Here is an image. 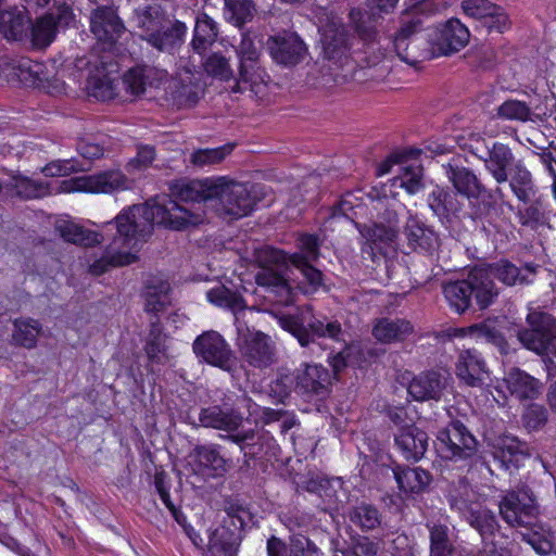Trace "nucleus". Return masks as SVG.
<instances>
[{
  "label": "nucleus",
  "instance_id": "1",
  "mask_svg": "<svg viewBox=\"0 0 556 556\" xmlns=\"http://www.w3.org/2000/svg\"><path fill=\"white\" fill-rule=\"evenodd\" d=\"M203 222L202 211L189 210L167 197L129 206L115 217L116 236L103 255L89 266V271L99 276L110 268L136 262L139 243L151 233L154 224L185 230Z\"/></svg>",
  "mask_w": 556,
  "mask_h": 556
},
{
  "label": "nucleus",
  "instance_id": "2",
  "mask_svg": "<svg viewBox=\"0 0 556 556\" xmlns=\"http://www.w3.org/2000/svg\"><path fill=\"white\" fill-rule=\"evenodd\" d=\"M130 23L142 40L162 52L173 53L182 45L187 33L186 24L172 18L159 3L135 8Z\"/></svg>",
  "mask_w": 556,
  "mask_h": 556
},
{
  "label": "nucleus",
  "instance_id": "3",
  "mask_svg": "<svg viewBox=\"0 0 556 556\" xmlns=\"http://www.w3.org/2000/svg\"><path fill=\"white\" fill-rule=\"evenodd\" d=\"M261 192L262 187L258 185L239 182L223 176L215 178L212 194L220 215L238 219L253 211L261 199Z\"/></svg>",
  "mask_w": 556,
  "mask_h": 556
},
{
  "label": "nucleus",
  "instance_id": "4",
  "mask_svg": "<svg viewBox=\"0 0 556 556\" xmlns=\"http://www.w3.org/2000/svg\"><path fill=\"white\" fill-rule=\"evenodd\" d=\"M393 48L400 60L412 66L435 58L433 47L429 43L428 29L425 30L424 21L419 15L403 18L394 36Z\"/></svg>",
  "mask_w": 556,
  "mask_h": 556
},
{
  "label": "nucleus",
  "instance_id": "5",
  "mask_svg": "<svg viewBox=\"0 0 556 556\" xmlns=\"http://www.w3.org/2000/svg\"><path fill=\"white\" fill-rule=\"evenodd\" d=\"M279 325L292 333L302 346L313 343L315 337L328 338L334 341H341L343 337V329L338 320L331 319L326 315H314L311 307L302 312L301 318L281 316Z\"/></svg>",
  "mask_w": 556,
  "mask_h": 556
},
{
  "label": "nucleus",
  "instance_id": "6",
  "mask_svg": "<svg viewBox=\"0 0 556 556\" xmlns=\"http://www.w3.org/2000/svg\"><path fill=\"white\" fill-rule=\"evenodd\" d=\"M477 446L476 438L459 420L451 421L437 435L435 450L443 459H469L476 454Z\"/></svg>",
  "mask_w": 556,
  "mask_h": 556
},
{
  "label": "nucleus",
  "instance_id": "7",
  "mask_svg": "<svg viewBox=\"0 0 556 556\" xmlns=\"http://www.w3.org/2000/svg\"><path fill=\"white\" fill-rule=\"evenodd\" d=\"M502 519L514 528H528L534 525L538 505L532 491L527 486L506 491L498 502Z\"/></svg>",
  "mask_w": 556,
  "mask_h": 556
},
{
  "label": "nucleus",
  "instance_id": "8",
  "mask_svg": "<svg viewBox=\"0 0 556 556\" xmlns=\"http://www.w3.org/2000/svg\"><path fill=\"white\" fill-rule=\"evenodd\" d=\"M90 31L97 47L111 53L126 28L113 5H97L89 15Z\"/></svg>",
  "mask_w": 556,
  "mask_h": 556
},
{
  "label": "nucleus",
  "instance_id": "9",
  "mask_svg": "<svg viewBox=\"0 0 556 556\" xmlns=\"http://www.w3.org/2000/svg\"><path fill=\"white\" fill-rule=\"evenodd\" d=\"M63 192L113 193L129 188L127 177L118 169L65 179L60 186Z\"/></svg>",
  "mask_w": 556,
  "mask_h": 556
},
{
  "label": "nucleus",
  "instance_id": "10",
  "mask_svg": "<svg viewBox=\"0 0 556 556\" xmlns=\"http://www.w3.org/2000/svg\"><path fill=\"white\" fill-rule=\"evenodd\" d=\"M268 255L269 262L275 266H262L261 270L256 274V282L260 287L274 295L275 301L282 305L292 303V290L285 277L286 262L285 256L280 251L268 250L265 251Z\"/></svg>",
  "mask_w": 556,
  "mask_h": 556
},
{
  "label": "nucleus",
  "instance_id": "11",
  "mask_svg": "<svg viewBox=\"0 0 556 556\" xmlns=\"http://www.w3.org/2000/svg\"><path fill=\"white\" fill-rule=\"evenodd\" d=\"M527 323L529 328L518 331V340L530 351L545 353L556 340V320L548 314L531 312Z\"/></svg>",
  "mask_w": 556,
  "mask_h": 556
},
{
  "label": "nucleus",
  "instance_id": "12",
  "mask_svg": "<svg viewBox=\"0 0 556 556\" xmlns=\"http://www.w3.org/2000/svg\"><path fill=\"white\" fill-rule=\"evenodd\" d=\"M195 356L206 364L229 371L233 367L235 356L224 337L214 330L204 331L192 344Z\"/></svg>",
  "mask_w": 556,
  "mask_h": 556
},
{
  "label": "nucleus",
  "instance_id": "13",
  "mask_svg": "<svg viewBox=\"0 0 556 556\" xmlns=\"http://www.w3.org/2000/svg\"><path fill=\"white\" fill-rule=\"evenodd\" d=\"M429 43L435 58L451 55L462 50L469 42L470 33L458 18H450L439 26L428 29Z\"/></svg>",
  "mask_w": 556,
  "mask_h": 556
},
{
  "label": "nucleus",
  "instance_id": "14",
  "mask_svg": "<svg viewBox=\"0 0 556 556\" xmlns=\"http://www.w3.org/2000/svg\"><path fill=\"white\" fill-rule=\"evenodd\" d=\"M239 352L244 362L255 368L269 367L275 362V343L262 331L242 332L238 339Z\"/></svg>",
  "mask_w": 556,
  "mask_h": 556
},
{
  "label": "nucleus",
  "instance_id": "15",
  "mask_svg": "<svg viewBox=\"0 0 556 556\" xmlns=\"http://www.w3.org/2000/svg\"><path fill=\"white\" fill-rule=\"evenodd\" d=\"M271 59L283 66H294L302 62L307 48L304 41L295 34L283 31L270 36L266 41Z\"/></svg>",
  "mask_w": 556,
  "mask_h": 556
},
{
  "label": "nucleus",
  "instance_id": "16",
  "mask_svg": "<svg viewBox=\"0 0 556 556\" xmlns=\"http://www.w3.org/2000/svg\"><path fill=\"white\" fill-rule=\"evenodd\" d=\"M463 12L481 23L489 31L503 33L510 26V21L503 8L489 0H464Z\"/></svg>",
  "mask_w": 556,
  "mask_h": 556
},
{
  "label": "nucleus",
  "instance_id": "17",
  "mask_svg": "<svg viewBox=\"0 0 556 556\" xmlns=\"http://www.w3.org/2000/svg\"><path fill=\"white\" fill-rule=\"evenodd\" d=\"M96 72L88 76L87 88L89 96L97 100L106 101L115 98L116 79L112 76L118 72L116 62L108 56H100L99 63L94 62Z\"/></svg>",
  "mask_w": 556,
  "mask_h": 556
},
{
  "label": "nucleus",
  "instance_id": "18",
  "mask_svg": "<svg viewBox=\"0 0 556 556\" xmlns=\"http://www.w3.org/2000/svg\"><path fill=\"white\" fill-rule=\"evenodd\" d=\"M294 390L303 395L325 396L331 384V375L326 367L316 364H305L294 372Z\"/></svg>",
  "mask_w": 556,
  "mask_h": 556
},
{
  "label": "nucleus",
  "instance_id": "19",
  "mask_svg": "<svg viewBox=\"0 0 556 556\" xmlns=\"http://www.w3.org/2000/svg\"><path fill=\"white\" fill-rule=\"evenodd\" d=\"M465 280L471 301L475 300L479 309L489 307L498 295V289L484 265L470 269Z\"/></svg>",
  "mask_w": 556,
  "mask_h": 556
},
{
  "label": "nucleus",
  "instance_id": "20",
  "mask_svg": "<svg viewBox=\"0 0 556 556\" xmlns=\"http://www.w3.org/2000/svg\"><path fill=\"white\" fill-rule=\"evenodd\" d=\"M483 161L486 172L498 184H505L511 168H515L517 161L513 150L503 142H494L488 148L485 156L480 157Z\"/></svg>",
  "mask_w": 556,
  "mask_h": 556
},
{
  "label": "nucleus",
  "instance_id": "21",
  "mask_svg": "<svg viewBox=\"0 0 556 556\" xmlns=\"http://www.w3.org/2000/svg\"><path fill=\"white\" fill-rule=\"evenodd\" d=\"M404 236L408 247L416 252L432 254L440 245L437 232L414 215L406 220Z\"/></svg>",
  "mask_w": 556,
  "mask_h": 556
},
{
  "label": "nucleus",
  "instance_id": "22",
  "mask_svg": "<svg viewBox=\"0 0 556 556\" xmlns=\"http://www.w3.org/2000/svg\"><path fill=\"white\" fill-rule=\"evenodd\" d=\"M199 421L205 428H213L226 432H232L242 425L243 417L241 413L227 405H211L201 408Z\"/></svg>",
  "mask_w": 556,
  "mask_h": 556
},
{
  "label": "nucleus",
  "instance_id": "23",
  "mask_svg": "<svg viewBox=\"0 0 556 556\" xmlns=\"http://www.w3.org/2000/svg\"><path fill=\"white\" fill-rule=\"evenodd\" d=\"M358 229L366 239L362 252L369 255L371 261H375L378 254H384L386 248L394 243L399 235L397 229L387 227L383 222H377L371 226H362Z\"/></svg>",
  "mask_w": 556,
  "mask_h": 556
},
{
  "label": "nucleus",
  "instance_id": "24",
  "mask_svg": "<svg viewBox=\"0 0 556 556\" xmlns=\"http://www.w3.org/2000/svg\"><path fill=\"white\" fill-rule=\"evenodd\" d=\"M414 330V325L405 318L381 317L374 321L371 334L378 342L391 344L405 341Z\"/></svg>",
  "mask_w": 556,
  "mask_h": 556
},
{
  "label": "nucleus",
  "instance_id": "25",
  "mask_svg": "<svg viewBox=\"0 0 556 556\" xmlns=\"http://www.w3.org/2000/svg\"><path fill=\"white\" fill-rule=\"evenodd\" d=\"M446 387V378L434 370L419 374L409 382L407 392L416 401H439Z\"/></svg>",
  "mask_w": 556,
  "mask_h": 556
},
{
  "label": "nucleus",
  "instance_id": "26",
  "mask_svg": "<svg viewBox=\"0 0 556 556\" xmlns=\"http://www.w3.org/2000/svg\"><path fill=\"white\" fill-rule=\"evenodd\" d=\"M428 440L427 433L414 425L401 428L394 438L397 450L408 462H418L425 455Z\"/></svg>",
  "mask_w": 556,
  "mask_h": 556
},
{
  "label": "nucleus",
  "instance_id": "27",
  "mask_svg": "<svg viewBox=\"0 0 556 556\" xmlns=\"http://www.w3.org/2000/svg\"><path fill=\"white\" fill-rule=\"evenodd\" d=\"M456 375L468 387H481L486 375V366L481 354L475 349L459 353Z\"/></svg>",
  "mask_w": 556,
  "mask_h": 556
},
{
  "label": "nucleus",
  "instance_id": "28",
  "mask_svg": "<svg viewBox=\"0 0 556 556\" xmlns=\"http://www.w3.org/2000/svg\"><path fill=\"white\" fill-rule=\"evenodd\" d=\"M451 506L460 511L467 522L476 529L483 540L489 535H493L498 529V522L495 515L486 508L467 506L465 501L452 497Z\"/></svg>",
  "mask_w": 556,
  "mask_h": 556
},
{
  "label": "nucleus",
  "instance_id": "29",
  "mask_svg": "<svg viewBox=\"0 0 556 556\" xmlns=\"http://www.w3.org/2000/svg\"><path fill=\"white\" fill-rule=\"evenodd\" d=\"M510 191L522 204L535 203L539 189L531 172L522 160H518L515 168L508 174L507 181Z\"/></svg>",
  "mask_w": 556,
  "mask_h": 556
},
{
  "label": "nucleus",
  "instance_id": "30",
  "mask_svg": "<svg viewBox=\"0 0 556 556\" xmlns=\"http://www.w3.org/2000/svg\"><path fill=\"white\" fill-rule=\"evenodd\" d=\"M505 387L508 393L519 401L535 399L541 389L538 379L520 370L510 369L503 379L501 388Z\"/></svg>",
  "mask_w": 556,
  "mask_h": 556
},
{
  "label": "nucleus",
  "instance_id": "31",
  "mask_svg": "<svg viewBox=\"0 0 556 556\" xmlns=\"http://www.w3.org/2000/svg\"><path fill=\"white\" fill-rule=\"evenodd\" d=\"M321 42L326 58L336 60L349 51L351 36L342 24L330 22L321 29Z\"/></svg>",
  "mask_w": 556,
  "mask_h": 556
},
{
  "label": "nucleus",
  "instance_id": "32",
  "mask_svg": "<svg viewBox=\"0 0 556 556\" xmlns=\"http://www.w3.org/2000/svg\"><path fill=\"white\" fill-rule=\"evenodd\" d=\"M484 266L490 270L492 279L495 277L506 286L529 283L531 282L530 277H533L536 271V267L531 264L519 268L507 260H500L492 264H485Z\"/></svg>",
  "mask_w": 556,
  "mask_h": 556
},
{
  "label": "nucleus",
  "instance_id": "33",
  "mask_svg": "<svg viewBox=\"0 0 556 556\" xmlns=\"http://www.w3.org/2000/svg\"><path fill=\"white\" fill-rule=\"evenodd\" d=\"M30 17L25 8H11L0 12V33L8 40L28 38Z\"/></svg>",
  "mask_w": 556,
  "mask_h": 556
},
{
  "label": "nucleus",
  "instance_id": "34",
  "mask_svg": "<svg viewBox=\"0 0 556 556\" xmlns=\"http://www.w3.org/2000/svg\"><path fill=\"white\" fill-rule=\"evenodd\" d=\"M267 78L268 75L262 67L260 60L240 62L238 77L235 78L232 91L243 92L249 89L257 94L261 92V89L265 85Z\"/></svg>",
  "mask_w": 556,
  "mask_h": 556
},
{
  "label": "nucleus",
  "instance_id": "35",
  "mask_svg": "<svg viewBox=\"0 0 556 556\" xmlns=\"http://www.w3.org/2000/svg\"><path fill=\"white\" fill-rule=\"evenodd\" d=\"M444 168L448 180L456 191L468 199H478L485 191L484 186L469 168L451 164L444 166Z\"/></svg>",
  "mask_w": 556,
  "mask_h": 556
},
{
  "label": "nucleus",
  "instance_id": "36",
  "mask_svg": "<svg viewBox=\"0 0 556 556\" xmlns=\"http://www.w3.org/2000/svg\"><path fill=\"white\" fill-rule=\"evenodd\" d=\"M144 309L148 313H160L172 304L170 285L160 277H150L143 290Z\"/></svg>",
  "mask_w": 556,
  "mask_h": 556
},
{
  "label": "nucleus",
  "instance_id": "37",
  "mask_svg": "<svg viewBox=\"0 0 556 556\" xmlns=\"http://www.w3.org/2000/svg\"><path fill=\"white\" fill-rule=\"evenodd\" d=\"M530 455L527 443L513 435H504L500 439L495 457L507 469H517Z\"/></svg>",
  "mask_w": 556,
  "mask_h": 556
},
{
  "label": "nucleus",
  "instance_id": "38",
  "mask_svg": "<svg viewBox=\"0 0 556 556\" xmlns=\"http://www.w3.org/2000/svg\"><path fill=\"white\" fill-rule=\"evenodd\" d=\"M215 178L203 180L177 181L170 188L173 195L184 202L213 200Z\"/></svg>",
  "mask_w": 556,
  "mask_h": 556
},
{
  "label": "nucleus",
  "instance_id": "39",
  "mask_svg": "<svg viewBox=\"0 0 556 556\" xmlns=\"http://www.w3.org/2000/svg\"><path fill=\"white\" fill-rule=\"evenodd\" d=\"M163 76L164 73L155 67L139 65L125 73L122 84L128 93L139 96L144 92L147 86H153Z\"/></svg>",
  "mask_w": 556,
  "mask_h": 556
},
{
  "label": "nucleus",
  "instance_id": "40",
  "mask_svg": "<svg viewBox=\"0 0 556 556\" xmlns=\"http://www.w3.org/2000/svg\"><path fill=\"white\" fill-rule=\"evenodd\" d=\"M242 536L220 525L210 533L208 556H236Z\"/></svg>",
  "mask_w": 556,
  "mask_h": 556
},
{
  "label": "nucleus",
  "instance_id": "41",
  "mask_svg": "<svg viewBox=\"0 0 556 556\" xmlns=\"http://www.w3.org/2000/svg\"><path fill=\"white\" fill-rule=\"evenodd\" d=\"M393 472L400 490L407 494L421 493L431 482L430 473L419 467L397 466Z\"/></svg>",
  "mask_w": 556,
  "mask_h": 556
},
{
  "label": "nucleus",
  "instance_id": "42",
  "mask_svg": "<svg viewBox=\"0 0 556 556\" xmlns=\"http://www.w3.org/2000/svg\"><path fill=\"white\" fill-rule=\"evenodd\" d=\"M217 36L218 28L215 21L204 12L199 13L191 41L192 49L197 53L203 54L216 41Z\"/></svg>",
  "mask_w": 556,
  "mask_h": 556
},
{
  "label": "nucleus",
  "instance_id": "43",
  "mask_svg": "<svg viewBox=\"0 0 556 556\" xmlns=\"http://www.w3.org/2000/svg\"><path fill=\"white\" fill-rule=\"evenodd\" d=\"M191 456L203 470H211L214 475H222L226 471V460L220 455L217 445H197L193 448Z\"/></svg>",
  "mask_w": 556,
  "mask_h": 556
},
{
  "label": "nucleus",
  "instance_id": "44",
  "mask_svg": "<svg viewBox=\"0 0 556 556\" xmlns=\"http://www.w3.org/2000/svg\"><path fill=\"white\" fill-rule=\"evenodd\" d=\"M60 236L67 242L84 247H92L101 242V236L71 222L56 225Z\"/></svg>",
  "mask_w": 556,
  "mask_h": 556
},
{
  "label": "nucleus",
  "instance_id": "45",
  "mask_svg": "<svg viewBox=\"0 0 556 556\" xmlns=\"http://www.w3.org/2000/svg\"><path fill=\"white\" fill-rule=\"evenodd\" d=\"M56 34V21L52 14H46L36 20L28 30V38L31 43L38 48L48 47L54 39Z\"/></svg>",
  "mask_w": 556,
  "mask_h": 556
},
{
  "label": "nucleus",
  "instance_id": "46",
  "mask_svg": "<svg viewBox=\"0 0 556 556\" xmlns=\"http://www.w3.org/2000/svg\"><path fill=\"white\" fill-rule=\"evenodd\" d=\"M41 324L33 318H20L14 321L12 339L15 344L26 349H33L41 332Z\"/></svg>",
  "mask_w": 556,
  "mask_h": 556
},
{
  "label": "nucleus",
  "instance_id": "47",
  "mask_svg": "<svg viewBox=\"0 0 556 556\" xmlns=\"http://www.w3.org/2000/svg\"><path fill=\"white\" fill-rule=\"evenodd\" d=\"M443 294L456 313H464L471 304L469 289L465 279L445 283L443 286Z\"/></svg>",
  "mask_w": 556,
  "mask_h": 556
},
{
  "label": "nucleus",
  "instance_id": "48",
  "mask_svg": "<svg viewBox=\"0 0 556 556\" xmlns=\"http://www.w3.org/2000/svg\"><path fill=\"white\" fill-rule=\"evenodd\" d=\"M428 205L438 217H448L460 210V204L455 195L437 187L428 195Z\"/></svg>",
  "mask_w": 556,
  "mask_h": 556
},
{
  "label": "nucleus",
  "instance_id": "49",
  "mask_svg": "<svg viewBox=\"0 0 556 556\" xmlns=\"http://www.w3.org/2000/svg\"><path fill=\"white\" fill-rule=\"evenodd\" d=\"M206 298L212 304L228 308L233 314H237L245 308V303L242 296L224 286L211 289L206 293Z\"/></svg>",
  "mask_w": 556,
  "mask_h": 556
},
{
  "label": "nucleus",
  "instance_id": "50",
  "mask_svg": "<svg viewBox=\"0 0 556 556\" xmlns=\"http://www.w3.org/2000/svg\"><path fill=\"white\" fill-rule=\"evenodd\" d=\"M235 144L228 143L214 149H199L191 153L190 163L199 168L222 163L233 150Z\"/></svg>",
  "mask_w": 556,
  "mask_h": 556
},
{
  "label": "nucleus",
  "instance_id": "51",
  "mask_svg": "<svg viewBox=\"0 0 556 556\" xmlns=\"http://www.w3.org/2000/svg\"><path fill=\"white\" fill-rule=\"evenodd\" d=\"M430 532V555L452 556L453 543L448 536V528L443 525H428Z\"/></svg>",
  "mask_w": 556,
  "mask_h": 556
},
{
  "label": "nucleus",
  "instance_id": "52",
  "mask_svg": "<svg viewBox=\"0 0 556 556\" xmlns=\"http://www.w3.org/2000/svg\"><path fill=\"white\" fill-rule=\"evenodd\" d=\"M351 522L362 530H372L380 525V514L378 509L369 504H361L353 507L349 513Z\"/></svg>",
  "mask_w": 556,
  "mask_h": 556
},
{
  "label": "nucleus",
  "instance_id": "53",
  "mask_svg": "<svg viewBox=\"0 0 556 556\" xmlns=\"http://www.w3.org/2000/svg\"><path fill=\"white\" fill-rule=\"evenodd\" d=\"M496 116L502 119L525 123L531 119L532 112L526 102L510 99L497 106Z\"/></svg>",
  "mask_w": 556,
  "mask_h": 556
},
{
  "label": "nucleus",
  "instance_id": "54",
  "mask_svg": "<svg viewBox=\"0 0 556 556\" xmlns=\"http://www.w3.org/2000/svg\"><path fill=\"white\" fill-rule=\"evenodd\" d=\"M299 253H294L290 261L293 265L314 262L319 256V241L314 235H301L299 240Z\"/></svg>",
  "mask_w": 556,
  "mask_h": 556
},
{
  "label": "nucleus",
  "instance_id": "55",
  "mask_svg": "<svg viewBox=\"0 0 556 556\" xmlns=\"http://www.w3.org/2000/svg\"><path fill=\"white\" fill-rule=\"evenodd\" d=\"M204 70L207 75L219 80L228 81L235 79L233 70L229 59L219 52L212 53L204 62Z\"/></svg>",
  "mask_w": 556,
  "mask_h": 556
},
{
  "label": "nucleus",
  "instance_id": "56",
  "mask_svg": "<svg viewBox=\"0 0 556 556\" xmlns=\"http://www.w3.org/2000/svg\"><path fill=\"white\" fill-rule=\"evenodd\" d=\"M225 17L236 26H241L252 17L253 5L249 0H223Z\"/></svg>",
  "mask_w": 556,
  "mask_h": 556
},
{
  "label": "nucleus",
  "instance_id": "57",
  "mask_svg": "<svg viewBox=\"0 0 556 556\" xmlns=\"http://www.w3.org/2000/svg\"><path fill=\"white\" fill-rule=\"evenodd\" d=\"M173 96L181 105L194 104L199 99V88L192 81V73L186 70V77H180L179 83L175 84Z\"/></svg>",
  "mask_w": 556,
  "mask_h": 556
},
{
  "label": "nucleus",
  "instance_id": "58",
  "mask_svg": "<svg viewBox=\"0 0 556 556\" xmlns=\"http://www.w3.org/2000/svg\"><path fill=\"white\" fill-rule=\"evenodd\" d=\"M394 186L404 188L409 194H415L424 187L422 167L409 165L403 168L402 174L394 178Z\"/></svg>",
  "mask_w": 556,
  "mask_h": 556
},
{
  "label": "nucleus",
  "instance_id": "59",
  "mask_svg": "<svg viewBox=\"0 0 556 556\" xmlns=\"http://www.w3.org/2000/svg\"><path fill=\"white\" fill-rule=\"evenodd\" d=\"M226 517L223 519V526L229 528L230 531L237 532L242 536V530L250 519V513L238 504H229L226 509Z\"/></svg>",
  "mask_w": 556,
  "mask_h": 556
},
{
  "label": "nucleus",
  "instance_id": "60",
  "mask_svg": "<svg viewBox=\"0 0 556 556\" xmlns=\"http://www.w3.org/2000/svg\"><path fill=\"white\" fill-rule=\"evenodd\" d=\"M289 556H323L319 547L307 536L294 533L291 536Z\"/></svg>",
  "mask_w": 556,
  "mask_h": 556
},
{
  "label": "nucleus",
  "instance_id": "61",
  "mask_svg": "<svg viewBox=\"0 0 556 556\" xmlns=\"http://www.w3.org/2000/svg\"><path fill=\"white\" fill-rule=\"evenodd\" d=\"M85 170L84 166L74 159L58 160L47 164L42 172L46 176H67L72 173Z\"/></svg>",
  "mask_w": 556,
  "mask_h": 556
},
{
  "label": "nucleus",
  "instance_id": "62",
  "mask_svg": "<svg viewBox=\"0 0 556 556\" xmlns=\"http://www.w3.org/2000/svg\"><path fill=\"white\" fill-rule=\"evenodd\" d=\"M359 354V348L354 344L345 345L341 351L329 356L328 361L334 374L340 372L346 366L352 365Z\"/></svg>",
  "mask_w": 556,
  "mask_h": 556
},
{
  "label": "nucleus",
  "instance_id": "63",
  "mask_svg": "<svg viewBox=\"0 0 556 556\" xmlns=\"http://www.w3.org/2000/svg\"><path fill=\"white\" fill-rule=\"evenodd\" d=\"M15 189L16 194L25 199L40 198L47 192L42 184L25 177L15 179Z\"/></svg>",
  "mask_w": 556,
  "mask_h": 556
},
{
  "label": "nucleus",
  "instance_id": "64",
  "mask_svg": "<svg viewBox=\"0 0 556 556\" xmlns=\"http://www.w3.org/2000/svg\"><path fill=\"white\" fill-rule=\"evenodd\" d=\"M166 340H147L144 351L152 365H164L168 361Z\"/></svg>",
  "mask_w": 556,
  "mask_h": 556
}]
</instances>
